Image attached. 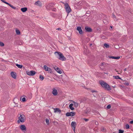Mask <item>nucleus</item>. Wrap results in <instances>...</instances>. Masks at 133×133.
<instances>
[{
  "instance_id": "f257e3e1",
  "label": "nucleus",
  "mask_w": 133,
  "mask_h": 133,
  "mask_svg": "<svg viewBox=\"0 0 133 133\" xmlns=\"http://www.w3.org/2000/svg\"><path fill=\"white\" fill-rule=\"evenodd\" d=\"M54 54L56 55V57L62 61H64L66 60L65 57L61 52H55Z\"/></svg>"
},
{
  "instance_id": "f03ea898",
  "label": "nucleus",
  "mask_w": 133,
  "mask_h": 133,
  "mask_svg": "<svg viewBox=\"0 0 133 133\" xmlns=\"http://www.w3.org/2000/svg\"><path fill=\"white\" fill-rule=\"evenodd\" d=\"M100 84L102 87L108 90H111L110 87L108 84L104 81H102L100 82Z\"/></svg>"
},
{
  "instance_id": "7ed1b4c3",
  "label": "nucleus",
  "mask_w": 133,
  "mask_h": 133,
  "mask_svg": "<svg viewBox=\"0 0 133 133\" xmlns=\"http://www.w3.org/2000/svg\"><path fill=\"white\" fill-rule=\"evenodd\" d=\"M25 117L24 115L20 114V116L18 117L19 120L17 121V122L18 123H19L20 122L22 123L24 122L25 121Z\"/></svg>"
},
{
  "instance_id": "20e7f679",
  "label": "nucleus",
  "mask_w": 133,
  "mask_h": 133,
  "mask_svg": "<svg viewBox=\"0 0 133 133\" xmlns=\"http://www.w3.org/2000/svg\"><path fill=\"white\" fill-rule=\"evenodd\" d=\"M64 4L65 8L66 10V12L68 13H69L71 11V9L70 8L69 4L67 3H63Z\"/></svg>"
},
{
  "instance_id": "39448f33",
  "label": "nucleus",
  "mask_w": 133,
  "mask_h": 133,
  "mask_svg": "<svg viewBox=\"0 0 133 133\" xmlns=\"http://www.w3.org/2000/svg\"><path fill=\"white\" fill-rule=\"evenodd\" d=\"M26 73L28 75L31 76L34 75L36 73V72L35 71L33 70L31 71H26Z\"/></svg>"
},
{
  "instance_id": "423d86ee",
  "label": "nucleus",
  "mask_w": 133,
  "mask_h": 133,
  "mask_svg": "<svg viewBox=\"0 0 133 133\" xmlns=\"http://www.w3.org/2000/svg\"><path fill=\"white\" fill-rule=\"evenodd\" d=\"M43 68L45 71H48L50 73H51L52 71L50 68L48 67L46 65H44Z\"/></svg>"
},
{
  "instance_id": "0eeeda50",
  "label": "nucleus",
  "mask_w": 133,
  "mask_h": 133,
  "mask_svg": "<svg viewBox=\"0 0 133 133\" xmlns=\"http://www.w3.org/2000/svg\"><path fill=\"white\" fill-rule=\"evenodd\" d=\"M52 90V94L55 96L57 95L58 93L57 90L55 88H53Z\"/></svg>"
},
{
  "instance_id": "6e6552de",
  "label": "nucleus",
  "mask_w": 133,
  "mask_h": 133,
  "mask_svg": "<svg viewBox=\"0 0 133 133\" xmlns=\"http://www.w3.org/2000/svg\"><path fill=\"white\" fill-rule=\"evenodd\" d=\"M75 115V113L72 112H67L66 114V116H73Z\"/></svg>"
},
{
  "instance_id": "1a4fd4ad",
  "label": "nucleus",
  "mask_w": 133,
  "mask_h": 133,
  "mask_svg": "<svg viewBox=\"0 0 133 133\" xmlns=\"http://www.w3.org/2000/svg\"><path fill=\"white\" fill-rule=\"evenodd\" d=\"M54 68L57 72L60 74H61L62 73V71L58 68L56 66Z\"/></svg>"
},
{
  "instance_id": "9d476101",
  "label": "nucleus",
  "mask_w": 133,
  "mask_h": 133,
  "mask_svg": "<svg viewBox=\"0 0 133 133\" xmlns=\"http://www.w3.org/2000/svg\"><path fill=\"white\" fill-rule=\"evenodd\" d=\"M85 30L86 31L88 32H91L92 30V29L90 27L88 26H85Z\"/></svg>"
},
{
  "instance_id": "9b49d317",
  "label": "nucleus",
  "mask_w": 133,
  "mask_h": 133,
  "mask_svg": "<svg viewBox=\"0 0 133 133\" xmlns=\"http://www.w3.org/2000/svg\"><path fill=\"white\" fill-rule=\"evenodd\" d=\"M77 30L79 32L80 34H83V31L81 27H77Z\"/></svg>"
},
{
  "instance_id": "f8f14e48",
  "label": "nucleus",
  "mask_w": 133,
  "mask_h": 133,
  "mask_svg": "<svg viewBox=\"0 0 133 133\" xmlns=\"http://www.w3.org/2000/svg\"><path fill=\"white\" fill-rule=\"evenodd\" d=\"M11 74L12 78L14 79L16 78V75L15 72H11Z\"/></svg>"
},
{
  "instance_id": "ddd939ff",
  "label": "nucleus",
  "mask_w": 133,
  "mask_h": 133,
  "mask_svg": "<svg viewBox=\"0 0 133 133\" xmlns=\"http://www.w3.org/2000/svg\"><path fill=\"white\" fill-rule=\"evenodd\" d=\"M54 112L55 113L58 112L60 113L61 112V110L58 108H54Z\"/></svg>"
},
{
  "instance_id": "4468645a",
  "label": "nucleus",
  "mask_w": 133,
  "mask_h": 133,
  "mask_svg": "<svg viewBox=\"0 0 133 133\" xmlns=\"http://www.w3.org/2000/svg\"><path fill=\"white\" fill-rule=\"evenodd\" d=\"M71 125L72 129L74 131V132H75V122H72Z\"/></svg>"
},
{
  "instance_id": "2eb2a0df",
  "label": "nucleus",
  "mask_w": 133,
  "mask_h": 133,
  "mask_svg": "<svg viewBox=\"0 0 133 133\" xmlns=\"http://www.w3.org/2000/svg\"><path fill=\"white\" fill-rule=\"evenodd\" d=\"M4 3L9 5L11 8H12V9H16V7H15L13 5H11V4H10L9 3L5 1V2H4Z\"/></svg>"
},
{
  "instance_id": "dca6fc26",
  "label": "nucleus",
  "mask_w": 133,
  "mask_h": 133,
  "mask_svg": "<svg viewBox=\"0 0 133 133\" xmlns=\"http://www.w3.org/2000/svg\"><path fill=\"white\" fill-rule=\"evenodd\" d=\"M20 129L22 130L26 131V129L25 126L24 125H22L21 126Z\"/></svg>"
},
{
  "instance_id": "f3484780",
  "label": "nucleus",
  "mask_w": 133,
  "mask_h": 133,
  "mask_svg": "<svg viewBox=\"0 0 133 133\" xmlns=\"http://www.w3.org/2000/svg\"><path fill=\"white\" fill-rule=\"evenodd\" d=\"M109 57L110 58H111L112 59H118L120 58V57L119 56L114 57L113 56H110Z\"/></svg>"
},
{
  "instance_id": "a211bd4d",
  "label": "nucleus",
  "mask_w": 133,
  "mask_h": 133,
  "mask_svg": "<svg viewBox=\"0 0 133 133\" xmlns=\"http://www.w3.org/2000/svg\"><path fill=\"white\" fill-rule=\"evenodd\" d=\"M35 4L39 6H41V3L39 1H37L35 3Z\"/></svg>"
},
{
  "instance_id": "6ab92c4d",
  "label": "nucleus",
  "mask_w": 133,
  "mask_h": 133,
  "mask_svg": "<svg viewBox=\"0 0 133 133\" xmlns=\"http://www.w3.org/2000/svg\"><path fill=\"white\" fill-rule=\"evenodd\" d=\"M27 8L26 7L22 8L21 9V10L23 12H25L27 10Z\"/></svg>"
},
{
  "instance_id": "aec40b11",
  "label": "nucleus",
  "mask_w": 133,
  "mask_h": 133,
  "mask_svg": "<svg viewBox=\"0 0 133 133\" xmlns=\"http://www.w3.org/2000/svg\"><path fill=\"white\" fill-rule=\"evenodd\" d=\"M73 105V104L71 103L70 104V105H69V108H70V109L72 110H74V108L72 107Z\"/></svg>"
},
{
  "instance_id": "412c9836",
  "label": "nucleus",
  "mask_w": 133,
  "mask_h": 133,
  "mask_svg": "<svg viewBox=\"0 0 133 133\" xmlns=\"http://www.w3.org/2000/svg\"><path fill=\"white\" fill-rule=\"evenodd\" d=\"M113 77L115 79H121V78L119 76H114Z\"/></svg>"
},
{
  "instance_id": "4be33fe9",
  "label": "nucleus",
  "mask_w": 133,
  "mask_h": 133,
  "mask_svg": "<svg viewBox=\"0 0 133 133\" xmlns=\"http://www.w3.org/2000/svg\"><path fill=\"white\" fill-rule=\"evenodd\" d=\"M101 130L103 132H106L105 128L103 127H102L101 128Z\"/></svg>"
},
{
  "instance_id": "5701e85b",
  "label": "nucleus",
  "mask_w": 133,
  "mask_h": 133,
  "mask_svg": "<svg viewBox=\"0 0 133 133\" xmlns=\"http://www.w3.org/2000/svg\"><path fill=\"white\" fill-rule=\"evenodd\" d=\"M16 65L17 67L20 68H21L23 66L22 65L18 64H16Z\"/></svg>"
},
{
  "instance_id": "b1692460",
  "label": "nucleus",
  "mask_w": 133,
  "mask_h": 133,
  "mask_svg": "<svg viewBox=\"0 0 133 133\" xmlns=\"http://www.w3.org/2000/svg\"><path fill=\"white\" fill-rule=\"evenodd\" d=\"M16 34L17 35H19L20 34V32L19 30L16 29Z\"/></svg>"
},
{
  "instance_id": "393cba45",
  "label": "nucleus",
  "mask_w": 133,
  "mask_h": 133,
  "mask_svg": "<svg viewBox=\"0 0 133 133\" xmlns=\"http://www.w3.org/2000/svg\"><path fill=\"white\" fill-rule=\"evenodd\" d=\"M103 22L105 24H108V22L105 19H104L103 20Z\"/></svg>"
},
{
  "instance_id": "a878e982",
  "label": "nucleus",
  "mask_w": 133,
  "mask_h": 133,
  "mask_svg": "<svg viewBox=\"0 0 133 133\" xmlns=\"http://www.w3.org/2000/svg\"><path fill=\"white\" fill-rule=\"evenodd\" d=\"M46 122L47 124L48 125L49 124V120L48 119H46Z\"/></svg>"
},
{
  "instance_id": "bb28decb",
  "label": "nucleus",
  "mask_w": 133,
  "mask_h": 133,
  "mask_svg": "<svg viewBox=\"0 0 133 133\" xmlns=\"http://www.w3.org/2000/svg\"><path fill=\"white\" fill-rule=\"evenodd\" d=\"M104 45V46L106 48H108L109 47V45L105 43Z\"/></svg>"
},
{
  "instance_id": "cd10ccee",
  "label": "nucleus",
  "mask_w": 133,
  "mask_h": 133,
  "mask_svg": "<svg viewBox=\"0 0 133 133\" xmlns=\"http://www.w3.org/2000/svg\"><path fill=\"white\" fill-rule=\"evenodd\" d=\"M4 45V43L2 42H0V46H3Z\"/></svg>"
},
{
  "instance_id": "c85d7f7f",
  "label": "nucleus",
  "mask_w": 133,
  "mask_h": 133,
  "mask_svg": "<svg viewBox=\"0 0 133 133\" xmlns=\"http://www.w3.org/2000/svg\"><path fill=\"white\" fill-rule=\"evenodd\" d=\"M44 77L43 76L40 75L39 78L41 80H43L44 79Z\"/></svg>"
},
{
  "instance_id": "c756f323",
  "label": "nucleus",
  "mask_w": 133,
  "mask_h": 133,
  "mask_svg": "<svg viewBox=\"0 0 133 133\" xmlns=\"http://www.w3.org/2000/svg\"><path fill=\"white\" fill-rule=\"evenodd\" d=\"M124 132V130L121 129L119 130L118 133H123Z\"/></svg>"
},
{
  "instance_id": "7c9ffc66",
  "label": "nucleus",
  "mask_w": 133,
  "mask_h": 133,
  "mask_svg": "<svg viewBox=\"0 0 133 133\" xmlns=\"http://www.w3.org/2000/svg\"><path fill=\"white\" fill-rule=\"evenodd\" d=\"M111 107V106L110 104L108 105L107 107V109H109Z\"/></svg>"
},
{
  "instance_id": "2f4dec72",
  "label": "nucleus",
  "mask_w": 133,
  "mask_h": 133,
  "mask_svg": "<svg viewBox=\"0 0 133 133\" xmlns=\"http://www.w3.org/2000/svg\"><path fill=\"white\" fill-rule=\"evenodd\" d=\"M105 64V63H101L100 66H104V65Z\"/></svg>"
},
{
  "instance_id": "473e14b6",
  "label": "nucleus",
  "mask_w": 133,
  "mask_h": 133,
  "mask_svg": "<svg viewBox=\"0 0 133 133\" xmlns=\"http://www.w3.org/2000/svg\"><path fill=\"white\" fill-rule=\"evenodd\" d=\"M129 128V126L128 124H127L126 125V128L128 129Z\"/></svg>"
},
{
  "instance_id": "72a5a7b5",
  "label": "nucleus",
  "mask_w": 133,
  "mask_h": 133,
  "mask_svg": "<svg viewBox=\"0 0 133 133\" xmlns=\"http://www.w3.org/2000/svg\"><path fill=\"white\" fill-rule=\"evenodd\" d=\"M26 101V98L25 97H23L22 99V101L23 102H24Z\"/></svg>"
},
{
  "instance_id": "f704fd0d",
  "label": "nucleus",
  "mask_w": 133,
  "mask_h": 133,
  "mask_svg": "<svg viewBox=\"0 0 133 133\" xmlns=\"http://www.w3.org/2000/svg\"><path fill=\"white\" fill-rule=\"evenodd\" d=\"M83 119L86 122H87L89 120L87 118H84Z\"/></svg>"
},
{
  "instance_id": "c9c22d12",
  "label": "nucleus",
  "mask_w": 133,
  "mask_h": 133,
  "mask_svg": "<svg viewBox=\"0 0 133 133\" xmlns=\"http://www.w3.org/2000/svg\"><path fill=\"white\" fill-rule=\"evenodd\" d=\"M78 103L75 102V108L78 107Z\"/></svg>"
},
{
  "instance_id": "e433bc0d",
  "label": "nucleus",
  "mask_w": 133,
  "mask_h": 133,
  "mask_svg": "<svg viewBox=\"0 0 133 133\" xmlns=\"http://www.w3.org/2000/svg\"><path fill=\"white\" fill-rule=\"evenodd\" d=\"M91 91L92 92H97V91L95 90H92Z\"/></svg>"
},
{
  "instance_id": "4c0bfd02",
  "label": "nucleus",
  "mask_w": 133,
  "mask_h": 133,
  "mask_svg": "<svg viewBox=\"0 0 133 133\" xmlns=\"http://www.w3.org/2000/svg\"><path fill=\"white\" fill-rule=\"evenodd\" d=\"M112 17H114V18H116V16H115L114 14H112Z\"/></svg>"
},
{
  "instance_id": "58836bf2",
  "label": "nucleus",
  "mask_w": 133,
  "mask_h": 133,
  "mask_svg": "<svg viewBox=\"0 0 133 133\" xmlns=\"http://www.w3.org/2000/svg\"><path fill=\"white\" fill-rule=\"evenodd\" d=\"M95 124L96 125H98V122H97V121L95 122Z\"/></svg>"
},
{
  "instance_id": "ea45409f",
  "label": "nucleus",
  "mask_w": 133,
  "mask_h": 133,
  "mask_svg": "<svg viewBox=\"0 0 133 133\" xmlns=\"http://www.w3.org/2000/svg\"><path fill=\"white\" fill-rule=\"evenodd\" d=\"M130 124H132L133 123V121H131L130 122Z\"/></svg>"
},
{
  "instance_id": "a19ab883",
  "label": "nucleus",
  "mask_w": 133,
  "mask_h": 133,
  "mask_svg": "<svg viewBox=\"0 0 133 133\" xmlns=\"http://www.w3.org/2000/svg\"><path fill=\"white\" fill-rule=\"evenodd\" d=\"M56 30H61V29L60 28H58L57 29H56Z\"/></svg>"
},
{
  "instance_id": "79ce46f5",
  "label": "nucleus",
  "mask_w": 133,
  "mask_h": 133,
  "mask_svg": "<svg viewBox=\"0 0 133 133\" xmlns=\"http://www.w3.org/2000/svg\"><path fill=\"white\" fill-rule=\"evenodd\" d=\"M1 1L3 2L4 3V2H5V1L4 0H1Z\"/></svg>"
},
{
  "instance_id": "37998d69",
  "label": "nucleus",
  "mask_w": 133,
  "mask_h": 133,
  "mask_svg": "<svg viewBox=\"0 0 133 133\" xmlns=\"http://www.w3.org/2000/svg\"><path fill=\"white\" fill-rule=\"evenodd\" d=\"M52 4L51 3H50V4H49L48 5L49 6H50V5H51Z\"/></svg>"
},
{
  "instance_id": "c03bdc74",
  "label": "nucleus",
  "mask_w": 133,
  "mask_h": 133,
  "mask_svg": "<svg viewBox=\"0 0 133 133\" xmlns=\"http://www.w3.org/2000/svg\"><path fill=\"white\" fill-rule=\"evenodd\" d=\"M126 85H129V84L128 83H126Z\"/></svg>"
},
{
  "instance_id": "a18cd8bd",
  "label": "nucleus",
  "mask_w": 133,
  "mask_h": 133,
  "mask_svg": "<svg viewBox=\"0 0 133 133\" xmlns=\"http://www.w3.org/2000/svg\"><path fill=\"white\" fill-rule=\"evenodd\" d=\"M48 6H47V7H46V8H47V9H49V8H48Z\"/></svg>"
},
{
  "instance_id": "49530a36",
  "label": "nucleus",
  "mask_w": 133,
  "mask_h": 133,
  "mask_svg": "<svg viewBox=\"0 0 133 133\" xmlns=\"http://www.w3.org/2000/svg\"><path fill=\"white\" fill-rule=\"evenodd\" d=\"M126 70V69H124V70L125 71V70Z\"/></svg>"
},
{
  "instance_id": "de8ad7c7",
  "label": "nucleus",
  "mask_w": 133,
  "mask_h": 133,
  "mask_svg": "<svg viewBox=\"0 0 133 133\" xmlns=\"http://www.w3.org/2000/svg\"><path fill=\"white\" fill-rule=\"evenodd\" d=\"M105 74H108V73H105Z\"/></svg>"
},
{
  "instance_id": "09e8293b",
  "label": "nucleus",
  "mask_w": 133,
  "mask_h": 133,
  "mask_svg": "<svg viewBox=\"0 0 133 133\" xmlns=\"http://www.w3.org/2000/svg\"><path fill=\"white\" fill-rule=\"evenodd\" d=\"M111 28H112V26H111Z\"/></svg>"
},
{
  "instance_id": "8fccbe9b",
  "label": "nucleus",
  "mask_w": 133,
  "mask_h": 133,
  "mask_svg": "<svg viewBox=\"0 0 133 133\" xmlns=\"http://www.w3.org/2000/svg\"><path fill=\"white\" fill-rule=\"evenodd\" d=\"M113 133H115V132H113Z\"/></svg>"
}]
</instances>
